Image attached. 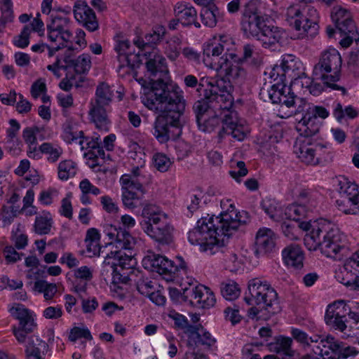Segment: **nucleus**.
<instances>
[{"instance_id":"f257e3e1","label":"nucleus","mask_w":359,"mask_h":359,"mask_svg":"<svg viewBox=\"0 0 359 359\" xmlns=\"http://www.w3.org/2000/svg\"><path fill=\"white\" fill-rule=\"evenodd\" d=\"M143 103L149 109L159 113L156 118L154 135L160 142L180 136L186 100L183 91L176 84L158 79L151 83V88L145 94Z\"/></svg>"},{"instance_id":"f03ea898","label":"nucleus","mask_w":359,"mask_h":359,"mask_svg":"<svg viewBox=\"0 0 359 359\" xmlns=\"http://www.w3.org/2000/svg\"><path fill=\"white\" fill-rule=\"evenodd\" d=\"M230 86L223 79L209 81L204 89L203 97L196 101L193 110L200 130L211 133L220 123L222 114L228 113L233 104V97L230 93Z\"/></svg>"},{"instance_id":"7ed1b4c3","label":"nucleus","mask_w":359,"mask_h":359,"mask_svg":"<svg viewBox=\"0 0 359 359\" xmlns=\"http://www.w3.org/2000/svg\"><path fill=\"white\" fill-rule=\"evenodd\" d=\"M238 214L233 210L223 212L220 217L209 219L203 217L198 220L196 226L189 232L188 239L191 244L199 245L203 251L210 250L211 254L216 253L215 248H219L221 241L228 239L236 231L245 221H241Z\"/></svg>"},{"instance_id":"20e7f679","label":"nucleus","mask_w":359,"mask_h":359,"mask_svg":"<svg viewBox=\"0 0 359 359\" xmlns=\"http://www.w3.org/2000/svg\"><path fill=\"white\" fill-rule=\"evenodd\" d=\"M296 229L311 230L304 237V245L308 250L320 249L326 257L340 259L347 251V248L341 244V235L336 229L330 228L325 221L314 222H299V218H293Z\"/></svg>"},{"instance_id":"39448f33","label":"nucleus","mask_w":359,"mask_h":359,"mask_svg":"<svg viewBox=\"0 0 359 359\" xmlns=\"http://www.w3.org/2000/svg\"><path fill=\"white\" fill-rule=\"evenodd\" d=\"M248 294L244 299L249 305H255L264 310L269 318L281 311L276 291L266 283H262L258 278L251 280L248 283Z\"/></svg>"},{"instance_id":"423d86ee","label":"nucleus","mask_w":359,"mask_h":359,"mask_svg":"<svg viewBox=\"0 0 359 359\" xmlns=\"http://www.w3.org/2000/svg\"><path fill=\"white\" fill-rule=\"evenodd\" d=\"M341 67V58L339 52L334 48L329 49L322 54L318 63L314 66L313 74L319 76L327 87L339 90L344 95L346 88L334 83L340 78Z\"/></svg>"},{"instance_id":"0eeeda50","label":"nucleus","mask_w":359,"mask_h":359,"mask_svg":"<svg viewBox=\"0 0 359 359\" xmlns=\"http://www.w3.org/2000/svg\"><path fill=\"white\" fill-rule=\"evenodd\" d=\"M113 97L110 86L102 82L97 86L95 98L90 103L88 114L96 128L100 130H109L110 121L107 112Z\"/></svg>"},{"instance_id":"6e6552de","label":"nucleus","mask_w":359,"mask_h":359,"mask_svg":"<svg viewBox=\"0 0 359 359\" xmlns=\"http://www.w3.org/2000/svg\"><path fill=\"white\" fill-rule=\"evenodd\" d=\"M287 20L292 28L305 34L311 28L317 29L318 11L311 6L303 11L296 6H290L287 10Z\"/></svg>"},{"instance_id":"1a4fd4ad","label":"nucleus","mask_w":359,"mask_h":359,"mask_svg":"<svg viewBox=\"0 0 359 359\" xmlns=\"http://www.w3.org/2000/svg\"><path fill=\"white\" fill-rule=\"evenodd\" d=\"M120 182L122 186V201L128 208H135L140 204V199L144 194L142 184L131 175H123Z\"/></svg>"},{"instance_id":"9d476101","label":"nucleus","mask_w":359,"mask_h":359,"mask_svg":"<svg viewBox=\"0 0 359 359\" xmlns=\"http://www.w3.org/2000/svg\"><path fill=\"white\" fill-rule=\"evenodd\" d=\"M259 95L264 100L269 98L273 104H280L287 108L296 107L297 95L290 87L280 83V81L271 86L270 89L262 88Z\"/></svg>"},{"instance_id":"9b49d317","label":"nucleus","mask_w":359,"mask_h":359,"mask_svg":"<svg viewBox=\"0 0 359 359\" xmlns=\"http://www.w3.org/2000/svg\"><path fill=\"white\" fill-rule=\"evenodd\" d=\"M247 128L240 123L238 113L229 109L228 113L223 115L222 126L218 133V137L222 140L225 135H231L232 137L241 141L247 135Z\"/></svg>"},{"instance_id":"f8f14e48","label":"nucleus","mask_w":359,"mask_h":359,"mask_svg":"<svg viewBox=\"0 0 359 359\" xmlns=\"http://www.w3.org/2000/svg\"><path fill=\"white\" fill-rule=\"evenodd\" d=\"M154 224L144 223L147 233L151 238L162 245H169L173 240V227L167 222L166 217L153 219Z\"/></svg>"},{"instance_id":"ddd939ff","label":"nucleus","mask_w":359,"mask_h":359,"mask_svg":"<svg viewBox=\"0 0 359 359\" xmlns=\"http://www.w3.org/2000/svg\"><path fill=\"white\" fill-rule=\"evenodd\" d=\"M221 59H222V69L225 71L226 78H220L219 79H223L226 83L229 84L231 91L232 88L231 81H236L239 79H243L245 77L246 72L245 70L240 66V64L242 62V59L236 53H226L222 56Z\"/></svg>"},{"instance_id":"4468645a","label":"nucleus","mask_w":359,"mask_h":359,"mask_svg":"<svg viewBox=\"0 0 359 359\" xmlns=\"http://www.w3.org/2000/svg\"><path fill=\"white\" fill-rule=\"evenodd\" d=\"M285 39V32L283 29L265 24L257 40L262 42L264 48L276 50L283 46Z\"/></svg>"},{"instance_id":"2eb2a0df","label":"nucleus","mask_w":359,"mask_h":359,"mask_svg":"<svg viewBox=\"0 0 359 359\" xmlns=\"http://www.w3.org/2000/svg\"><path fill=\"white\" fill-rule=\"evenodd\" d=\"M346 305L343 301L328 306L325 316L326 324L334 330L344 332L346 328Z\"/></svg>"},{"instance_id":"dca6fc26","label":"nucleus","mask_w":359,"mask_h":359,"mask_svg":"<svg viewBox=\"0 0 359 359\" xmlns=\"http://www.w3.org/2000/svg\"><path fill=\"white\" fill-rule=\"evenodd\" d=\"M300 63L295 60L294 56L292 55H286L283 57L281 64L276 65L271 72V78L274 81L279 77V81L283 82L287 75L290 78L293 79L297 74L296 69H299Z\"/></svg>"},{"instance_id":"f3484780","label":"nucleus","mask_w":359,"mask_h":359,"mask_svg":"<svg viewBox=\"0 0 359 359\" xmlns=\"http://www.w3.org/2000/svg\"><path fill=\"white\" fill-rule=\"evenodd\" d=\"M224 51V46L221 43L207 44L203 49V61L205 66L215 70L223 68L222 59L219 57Z\"/></svg>"},{"instance_id":"a211bd4d","label":"nucleus","mask_w":359,"mask_h":359,"mask_svg":"<svg viewBox=\"0 0 359 359\" xmlns=\"http://www.w3.org/2000/svg\"><path fill=\"white\" fill-rule=\"evenodd\" d=\"M174 12L184 27L194 25L196 28L201 27V24L197 21V11L193 6L178 3L175 6Z\"/></svg>"},{"instance_id":"6ab92c4d","label":"nucleus","mask_w":359,"mask_h":359,"mask_svg":"<svg viewBox=\"0 0 359 359\" xmlns=\"http://www.w3.org/2000/svg\"><path fill=\"white\" fill-rule=\"evenodd\" d=\"M106 231L109 239L115 240L121 248L130 250L135 244V238L125 229L110 225Z\"/></svg>"},{"instance_id":"aec40b11","label":"nucleus","mask_w":359,"mask_h":359,"mask_svg":"<svg viewBox=\"0 0 359 359\" xmlns=\"http://www.w3.org/2000/svg\"><path fill=\"white\" fill-rule=\"evenodd\" d=\"M285 264L296 269L303 267L304 259V252L301 247L296 244H291L285 248L282 252Z\"/></svg>"},{"instance_id":"412c9836","label":"nucleus","mask_w":359,"mask_h":359,"mask_svg":"<svg viewBox=\"0 0 359 359\" xmlns=\"http://www.w3.org/2000/svg\"><path fill=\"white\" fill-rule=\"evenodd\" d=\"M265 24L266 22L263 17L260 15L242 18L241 29L247 37H252L257 39Z\"/></svg>"},{"instance_id":"4be33fe9","label":"nucleus","mask_w":359,"mask_h":359,"mask_svg":"<svg viewBox=\"0 0 359 359\" xmlns=\"http://www.w3.org/2000/svg\"><path fill=\"white\" fill-rule=\"evenodd\" d=\"M48 351V345L36 336L28 338L25 349L26 359H44V355Z\"/></svg>"},{"instance_id":"5701e85b","label":"nucleus","mask_w":359,"mask_h":359,"mask_svg":"<svg viewBox=\"0 0 359 359\" xmlns=\"http://www.w3.org/2000/svg\"><path fill=\"white\" fill-rule=\"evenodd\" d=\"M341 273L343 275L341 283L351 287L359 275V258H356V252L346 259Z\"/></svg>"},{"instance_id":"b1692460","label":"nucleus","mask_w":359,"mask_h":359,"mask_svg":"<svg viewBox=\"0 0 359 359\" xmlns=\"http://www.w3.org/2000/svg\"><path fill=\"white\" fill-rule=\"evenodd\" d=\"M323 145L318 144L315 149L309 147L306 144L294 146V152L297 157L305 164L315 165L319 163L320 158L316 156V152L322 150Z\"/></svg>"},{"instance_id":"393cba45","label":"nucleus","mask_w":359,"mask_h":359,"mask_svg":"<svg viewBox=\"0 0 359 359\" xmlns=\"http://www.w3.org/2000/svg\"><path fill=\"white\" fill-rule=\"evenodd\" d=\"M257 251L270 252L275 248V234L270 229H261L257 233Z\"/></svg>"},{"instance_id":"a878e982","label":"nucleus","mask_w":359,"mask_h":359,"mask_svg":"<svg viewBox=\"0 0 359 359\" xmlns=\"http://www.w3.org/2000/svg\"><path fill=\"white\" fill-rule=\"evenodd\" d=\"M339 185L341 197L336 201L337 205L340 206L341 203H352L353 204L359 196L358 186L347 182L345 179L344 181H339Z\"/></svg>"},{"instance_id":"bb28decb","label":"nucleus","mask_w":359,"mask_h":359,"mask_svg":"<svg viewBox=\"0 0 359 359\" xmlns=\"http://www.w3.org/2000/svg\"><path fill=\"white\" fill-rule=\"evenodd\" d=\"M64 62L66 63L65 68L74 67L75 72L79 74H86L91 67L90 56L88 54H82L76 60L67 55Z\"/></svg>"},{"instance_id":"cd10ccee","label":"nucleus","mask_w":359,"mask_h":359,"mask_svg":"<svg viewBox=\"0 0 359 359\" xmlns=\"http://www.w3.org/2000/svg\"><path fill=\"white\" fill-rule=\"evenodd\" d=\"M324 350L320 357L325 358V359H337L341 348H342L343 342L337 340L334 337L327 335L325 340L321 341L320 343Z\"/></svg>"},{"instance_id":"c85d7f7f","label":"nucleus","mask_w":359,"mask_h":359,"mask_svg":"<svg viewBox=\"0 0 359 359\" xmlns=\"http://www.w3.org/2000/svg\"><path fill=\"white\" fill-rule=\"evenodd\" d=\"M175 259L176 261L174 262L165 257L163 263V270H161V275H164L168 276V278H172V275L180 270L187 272V265L184 259L180 256H177Z\"/></svg>"},{"instance_id":"c756f323","label":"nucleus","mask_w":359,"mask_h":359,"mask_svg":"<svg viewBox=\"0 0 359 359\" xmlns=\"http://www.w3.org/2000/svg\"><path fill=\"white\" fill-rule=\"evenodd\" d=\"M202 23L208 27H214L217 20L222 18L219 8L215 4H210L202 8L200 14Z\"/></svg>"},{"instance_id":"7c9ffc66","label":"nucleus","mask_w":359,"mask_h":359,"mask_svg":"<svg viewBox=\"0 0 359 359\" xmlns=\"http://www.w3.org/2000/svg\"><path fill=\"white\" fill-rule=\"evenodd\" d=\"M197 299L196 306L199 308H210L213 306L216 302L215 294L208 287L198 285Z\"/></svg>"},{"instance_id":"2f4dec72","label":"nucleus","mask_w":359,"mask_h":359,"mask_svg":"<svg viewBox=\"0 0 359 359\" xmlns=\"http://www.w3.org/2000/svg\"><path fill=\"white\" fill-rule=\"evenodd\" d=\"M292 340L289 337H280L276 341L269 344V349L277 353H283L287 356H293L294 351L291 348Z\"/></svg>"},{"instance_id":"473e14b6","label":"nucleus","mask_w":359,"mask_h":359,"mask_svg":"<svg viewBox=\"0 0 359 359\" xmlns=\"http://www.w3.org/2000/svg\"><path fill=\"white\" fill-rule=\"evenodd\" d=\"M165 257L155 253H150L142 259L143 266L149 271L156 272L161 274L163 263Z\"/></svg>"},{"instance_id":"72a5a7b5","label":"nucleus","mask_w":359,"mask_h":359,"mask_svg":"<svg viewBox=\"0 0 359 359\" xmlns=\"http://www.w3.org/2000/svg\"><path fill=\"white\" fill-rule=\"evenodd\" d=\"M262 208L274 221L280 222L284 219L283 210L274 200L265 199L261 203Z\"/></svg>"},{"instance_id":"f704fd0d","label":"nucleus","mask_w":359,"mask_h":359,"mask_svg":"<svg viewBox=\"0 0 359 359\" xmlns=\"http://www.w3.org/2000/svg\"><path fill=\"white\" fill-rule=\"evenodd\" d=\"M53 224V219L49 212L43 215L37 216L35 219L34 229L36 233L46 235L50 232Z\"/></svg>"},{"instance_id":"c9c22d12","label":"nucleus","mask_w":359,"mask_h":359,"mask_svg":"<svg viewBox=\"0 0 359 359\" xmlns=\"http://www.w3.org/2000/svg\"><path fill=\"white\" fill-rule=\"evenodd\" d=\"M11 311L14 317L19 320L20 325H29L27 330L33 331L35 324L27 309L24 308L22 306H18L15 308H13Z\"/></svg>"},{"instance_id":"e433bc0d","label":"nucleus","mask_w":359,"mask_h":359,"mask_svg":"<svg viewBox=\"0 0 359 359\" xmlns=\"http://www.w3.org/2000/svg\"><path fill=\"white\" fill-rule=\"evenodd\" d=\"M63 133L64 139L67 142L71 143L75 140H79V143L82 146L83 142L82 140L83 133L82 130H79L75 125L69 121H67L63 125Z\"/></svg>"},{"instance_id":"4c0bfd02","label":"nucleus","mask_w":359,"mask_h":359,"mask_svg":"<svg viewBox=\"0 0 359 359\" xmlns=\"http://www.w3.org/2000/svg\"><path fill=\"white\" fill-rule=\"evenodd\" d=\"M299 203L304 206L306 211H313L318 205L317 194L310 190L302 189L298 196Z\"/></svg>"},{"instance_id":"58836bf2","label":"nucleus","mask_w":359,"mask_h":359,"mask_svg":"<svg viewBox=\"0 0 359 359\" xmlns=\"http://www.w3.org/2000/svg\"><path fill=\"white\" fill-rule=\"evenodd\" d=\"M299 125L304 127V133L306 137L315 135L320 130V125L316 122V119L313 118L306 111L299 122Z\"/></svg>"},{"instance_id":"ea45409f","label":"nucleus","mask_w":359,"mask_h":359,"mask_svg":"<svg viewBox=\"0 0 359 359\" xmlns=\"http://www.w3.org/2000/svg\"><path fill=\"white\" fill-rule=\"evenodd\" d=\"M143 220L140 222L142 229H145L146 224H154V219L158 217L160 219H163V217H165V215H162L158 208L154 205H147L144 207L142 212Z\"/></svg>"},{"instance_id":"a19ab883","label":"nucleus","mask_w":359,"mask_h":359,"mask_svg":"<svg viewBox=\"0 0 359 359\" xmlns=\"http://www.w3.org/2000/svg\"><path fill=\"white\" fill-rule=\"evenodd\" d=\"M147 70L151 73V76H156V73L165 71V59L160 55H154V58L149 59L146 62Z\"/></svg>"},{"instance_id":"79ce46f5","label":"nucleus","mask_w":359,"mask_h":359,"mask_svg":"<svg viewBox=\"0 0 359 359\" xmlns=\"http://www.w3.org/2000/svg\"><path fill=\"white\" fill-rule=\"evenodd\" d=\"M76 174L75 163L71 160L61 161L58 165V177L67 180Z\"/></svg>"},{"instance_id":"37998d69","label":"nucleus","mask_w":359,"mask_h":359,"mask_svg":"<svg viewBox=\"0 0 359 359\" xmlns=\"http://www.w3.org/2000/svg\"><path fill=\"white\" fill-rule=\"evenodd\" d=\"M69 23V19L55 15H50V23L47 25L48 30L57 31L58 33L67 29Z\"/></svg>"},{"instance_id":"c03bdc74","label":"nucleus","mask_w":359,"mask_h":359,"mask_svg":"<svg viewBox=\"0 0 359 359\" xmlns=\"http://www.w3.org/2000/svg\"><path fill=\"white\" fill-rule=\"evenodd\" d=\"M88 147L92 149L85 154L89 160H93L96 162L95 164L92 165L94 168L95 165H98L99 158L104 160L105 158V152L102 147H100L97 142H89Z\"/></svg>"},{"instance_id":"a18cd8bd","label":"nucleus","mask_w":359,"mask_h":359,"mask_svg":"<svg viewBox=\"0 0 359 359\" xmlns=\"http://www.w3.org/2000/svg\"><path fill=\"white\" fill-rule=\"evenodd\" d=\"M93 11L86 1L81 0L76 1L74 6V15L78 22L83 21V18L92 15Z\"/></svg>"},{"instance_id":"49530a36","label":"nucleus","mask_w":359,"mask_h":359,"mask_svg":"<svg viewBox=\"0 0 359 359\" xmlns=\"http://www.w3.org/2000/svg\"><path fill=\"white\" fill-rule=\"evenodd\" d=\"M333 114L339 122L345 116L350 118H354L358 116L356 110L351 106L346 107L344 109L341 103H337L334 109Z\"/></svg>"},{"instance_id":"de8ad7c7","label":"nucleus","mask_w":359,"mask_h":359,"mask_svg":"<svg viewBox=\"0 0 359 359\" xmlns=\"http://www.w3.org/2000/svg\"><path fill=\"white\" fill-rule=\"evenodd\" d=\"M221 293L227 300L236 299L240 294V289L238 285L234 283H222L221 286Z\"/></svg>"},{"instance_id":"09e8293b","label":"nucleus","mask_w":359,"mask_h":359,"mask_svg":"<svg viewBox=\"0 0 359 359\" xmlns=\"http://www.w3.org/2000/svg\"><path fill=\"white\" fill-rule=\"evenodd\" d=\"M331 16L336 27L341 25L344 22L347 21L349 18H353L349 11L341 7H334Z\"/></svg>"},{"instance_id":"8fccbe9b","label":"nucleus","mask_w":359,"mask_h":359,"mask_svg":"<svg viewBox=\"0 0 359 359\" xmlns=\"http://www.w3.org/2000/svg\"><path fill=\"white\" fill-rule=\"evenodd\" d=\"M39 150L43 154H49L48 161L54 163L57 161L62 153L60 147H54L52 144L45 142L39 147Z\"/></svg>"},{"instance_id":"3c124183","label":"nucleus","mask_w":359,"mask_h":359,"mask_svg":"<svg viewBox=\"0 0 359 359\" xmlns=\"http://www.w3.org/2000/svg\"><path fill=\"white\" fill-rule=\"evenodd\" d=\"M153 163L154 167L162 172H166L172 164L170 159L161 153L156 154L154 156Z\"/></svg>"},{"instance_id":"603ef678","label":"nucleus","mask_w":359,"mask_h":359,"mask_svg":"<svg viewBox=\"0 0 359 359\" xmlns=\"http://www.w3.org/2000/svg\"><path fill=\"white\" fill-rule=\"evenodd\" d=\"M81 338L91 340L93 337L88 329H82L78 327H73L69 334V339L71 341L75 342L77 339Z\"/></svg>"},{"instance_id":"864d4df0","label":"nucleus","mask_w":359,"mask_h":359,"mask_svg":"<svg viewBox=\"0 0 359 359\" xmlns=\"http://www.w3.org/2000/svg\"><path fill=\"white\" fill-rule=\"evenodd\" d=\"M198 292V285L195 287H189L183 289L182 300L188 302L191 305L196 306Z\"/></svg>"},{"instance_id":"5fc2aeb1","label":"nucleus","mask_w":359,"mask_h":359,"mask_svg":"<svg viewBox=\"0 0 359 359\" xmlns=\"http://www.w3.org/2000/svg\"><path fill=\"white\" fill-rule=\"evenodd\" d=\"M1 25H4V21L7 22H11L13 19V13L12 10V3L11 0H4V4L1 8Z\"/></svg>"},{"instance_id":"6e6d98bb","label":"nucleus","mask_w":359,"mask_h":359,"mask_svg":"<svg viewBox=\"0 0 359 359\" xmlns=\"http://www.w3.org/2000/svg\"><path fill=\"white\" fill-rule=\"evenodd\" d=\"M244 10L243 13V18L252 16V15H259L257 14L258 6L259 5V2L257 0H244L243 3Z\"/></svg>"},{"instance_id":"4d7b16f0","label":"nucleus","mask_w":359,"mask_h":359,"mask_svg":"<svg viewBox=\"0 0 359 359\" xmlns=\"http://www.w3.org/2000/svg\"><path fill=\"white\" fill-rule=\"evenodd\" d=\"M83 21L79 22L83 25L87 30L90 32H95L99 28V22L97 20L94 11H92V15H89L87 18H83Z\"/></svg>"},{"instance_id":"13d9d810","label":"nucleus","mask_w":359,"mask_h":359,"mask_svg":"<svg viewBox=\"0 0 359 359\" xmlns=\"http://www.w3.org/2000/svg\"><path fill=\"white\" fill-rule=\"evenodd\" d=\"M137 289L142 294L149 296L154 292L153 283L147 279L140 278L136 283Z\"/></svg>"},{"instance_id":"bf43d9fd","label":"nucleus","mask_w":359,"mask_h":359,"mask_svg":"<svg viewBox=\"0 0 359 359\" xmlns=\"http://www.w3.org/2000/svg\"><path fill=\"white\" fill-rule=\"evenodd\" d=\"M31 30L28 25L24 27L18 39L14 40V44L21 48H24L29 45V38Z\"/></svg>"},{"instance_id":"052dcab7","label":"nucleus","mask_w":359,"mask_h":359,"mask_svg":"<svg viewBox=\"0 0 359 359\" xmlns=\"http://www.w3.org/2000/svg\"><path fill=\"white\" fill-rule=\"evenodd\" d=\"M325 338L320 335H313L309 338V344H307V346L311 347L315 354L320 355V354H322L323 350H324L320 343L321 341L325 340Z\"/></svg>"},{"instance_id":"680f3d73","label":"nucleus","mask_w":359,"mask_h":359,"mask_svg":"<svg viewBox=\"0 0 359 359\" xmlns=\"http://www.w3.org/2000/svg\"><path fill=\"white\" fill-rule=\"evenodd\" d=\"M336 28L341 34H354V33H358L353 18H349Z\"/></svg>"},{"instance_id":"e2e57ef3","label":"nucleus","mask_w":359,"mask_h":359,"mask_svg":"<svg viewBox=\"0 0 359 359\" xmlns=\"http://www.w3.org/2000/svg\"><path fill=\"white\" fill-rule=\"evenodd\" d=\"M281 229L284 235L291 240L297 239L298 236L296 235V226L293 222H284L281 224Z\"/></svg>"},{"instance_id":"0e129e2a","label":"nucleus","mask_w":359,"mask_h":359,"mask_svg":"<svg viewBox=\"0 0 359 359\" xmlns=\"http://www.w3.org/2000/svg\"><path fill=\"white\" fill-rule=\"evenodd\" d=\"M197 339L198 343L208 347L212 346L216 341L211 334L209 332L203 331V328L201 329V332H197Z\"/></svg>"},{"instance_id":"69168bd1","label":"nucleus","mask_w":359,"mask_h":359,"mask_svg":"<svg viewBox=\"0 0 359 359\" xmlns=\"http://www.w3.org/2000/svg\"><path fill=\"white\" fill-rule=\"evenodd\" d=\"M306 112L316 120L318 117L325 119L328 117L330 114L329 111L321 106L309 107L306 109Z\"/></svg>"},{"instance_id":"338daca9","label":"nucleus","mask_w":359,"mask_h":359,"mask_svg":"<svg viewBox=\"0 0 359 359\" xmlns=\"http://www.w3.org/2000/svg\"><path fill=\"white\" fill-rule=\"evenodd\" d=\"M119 255V251L111 252L107 254L104 258L103 264L104 267L109 266L112 273H115L116 271L117 264V257Z\"/></svg>"},{"instance_id":"774afa93","label":"nucleus","mask_w":359,"mask_h":359,"mask_svg":"<svg viewBox=\"0 0 359 359\" xmlns=\"http://www.w3.org/2000/svg\"><path fill=\"white\" fill-rule=\"evenodd\" d=\"M60 212L64 217L69 219L72 218L73 208L69 196H67L62 200V205Z\"/></svg>"}]
</instances>
